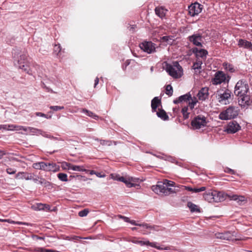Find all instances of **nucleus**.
<instances>
[{
    "instance_id": "nucleus-26",
    "label": "nucleus",
    "mask_w": 252,
    "mask_h": 252,
    "mask_svg": "<svg viewBox=\"0 0 252 252\" xmlns=\"http://www.w3.org/2000/svg\"><path fill=\"white\" fill-rule=\"evenodd\" d=\"M203 197L205 200L209 202H214L213 190L206 191L204 193Z\"/></svg>"
},
{
    "instance_id": "nucleus-37",
    "label": "nucleus",
    "mask_w": 252,
    "mask_h": 252,
    "mask_svg": "<svg viewBox=\"0 0 252 252\" xmlns=\"http://www.w3.org/2000/svg\"><path fill=\"white\" fill-rule=\"evenodd\" d=\"M223 66L225 67L226 70L231 73L234 72L235 71L234 66L231 64L225 63L223 64Z\"/></svg>"
},
{
    "instance_id": "nucleus-17",
    "label": "nucleus",
    "mask_w": 252,
    "mask_h": 252,
    "mask_svg": "<svg viewBox=\"0 0 252 252\" xmlns=\"http://www.w3.org/2000/svg\"><path fill=\"white\" fill-rule=\"evenodd\" d=\"M193 53L195 54L197 59L200 57L202 59L206 58V55L208 54V51L205 49H200L197 48H194L193 49Z\"/></svg>"
},
{
    "instance_id": "nucleus-13",
    "label": "nucleus",
    "mask_w": 252,
    "mask_h": 252,
    "mask_svg": "<svg viewBox=\"0 0 252 252\" xmlns=\"http://www.w3.org/2000/svg\"><path fill=\"white\" fill-rule=\"evenodd\" d=\"M202 5L198 3H195L189 7V12L191 16L198 15L202 11Z\"/></svg>"
},
{
    "instance_id": "nucleus-7",
    "label": "nucleus",
    "mask_w": 252,
    "mask_h": 252,
    "mask_svg": "<svg viewBox=\"0 0 252 252\" xmlns=\"http://www.w3.org/2000/svg\"><path fill=\"white\" fill-rule=\"evenodd\" d=\"M230 78L229 76L226 77L225 74L222 71H218L215 74L214 77L212 79L211 83L213 85H217L220 84L225 81L228 82Z\"/></svg>"
},
{
    "instance_id": "nucleus-50",
    "label": "nucleus",
    "mask_w": 252,
    "mask_h": 252,
    "mask_svg": "<svg viewBox=\"0 0 252 252\" xmlns=\"http://www.w3.org/2000/svg\"><path fill=\"white\" fill-rule=\"evenodd\" d=\"M4 221H7V222H10L11 223H16V224H23V225H30L29 223H27V222H20V221L15 222L14 221L10 220H4Z\"/></svg>"
},
{
    "instance_id": "nucleus-54",
    "label": "nucleus",
    "mask_w": 252,
    "mask_h": 252,
    "mask_svg": "<svg viewBox=\"0 0 252 252\" xmlns=\"http://www.w3.org/2000/svg\"><path fill=\"white\" fill-rule=\"evenodd\" d=\"M83 112L84 113H85L86 115H87L88 116H90V117H91L92 118H94V114L93 113H92V112H90L87 110H85V109H83Z\"/></svg>"
},
{
    "instance_id": "nucleus-23",
    "label": "nucleus",
    "mask_w": 252,
    "mask_h": 252,
    "mask_svg": "<svg viewBox=\"0 0 252 252\" xmlns=\"http://www.w3.org/2000/svg\"><path fill=\"white\" fill-rule=\"evenodd\" d=\"M59 167L56 163L46 162V167H45L46 171L56 172L59 170Z\"/></svg>"
},
{
    "instance_id": "nucleus-43",
    "label": "nucleus",
    "mask_w": 252,
    "mask_h": 252,
    "mask_svg": "<svg viewBox=\"0 0 252 252\" xmlns=\"http://www.w3.org/2000/svg\"><path fill=\"white\" fill-rule=\"evenodd\" d=\"M173 92L172 87L170 85H167L166 87V94L169 96H171L173 94Z\"/></svg>"
},
{
    "instance_id": "nucleus-42",
    "label": "nucleus",
    "mask_w": 252,
    "mask_h": 252,
    "mask_svg": "<svg viewBox=\"0 0 252 252\" xmlns=\"http://www.w3.org/2000/svg\"><path fill=\"white\" fill-rule=\"evenodd\" d=\"M174 193H176V191L175 190V189L169 187H166L164 195L165 196H167Z\"/></svg>"
},
{
    "instance_id": "nucleus-12",
    "label": "nucleus",
    "mask_w": 252,
    "mask_h": 252,
    "mask_svg": "<svg viewBox=\"0 0 252 252\" xmlns=\"http://www.w3.org/2000/svg\"><path fill=\"white\" fill-rule=\"evenodd\" d=\"M241 128L239 124L235 121L229 123L227 126L226 131L228 133H234L237 132Z\"/></svg>"
},
{
    "instance_id": "nucleus-21",
    "label": "nucleus",
    "mask_w": 252,
    "mask_h": 252,
    "mask_svg": "<svg viewBox=\"0 0 252 252\" xmlns=\"http://www.w3.org/2000/svg\"><path fill=\"white\" fill-rule=\"evenodd\" d=\"M238 45L240 47H244L247 49H252V43L243 39H240L238 41Z\"/></svg>"
},
{
    "instance_id": "nucleus-61",
    "label": "nucleus",
    "mask_w": 252,
    "mask_h": 252,
    "mask_svg": "<svg viewBox=\"0 0 252 252\" xmlns=\"http://www.w3.org/2000/svg\"><path fill=\"white\" fill-rule=\"evenodd\" d=\"M31 128H32V127H30V126H28V127H26V126H24V131H26V132H27L28 133H31V130L30 129Z\"/></svg>"
},
{
    "instance_id": "nucleus-31",
    "label": "nucleus",
    "mask_w": 252,
    "mask_h": 252,
    "mask_svg": "<svg viewBox=\"0 0 252 252\" xmlns=\"http://www.w3.org/2000/svg\"><path fill=\"white\" fill-rule=\"evenodd\" d=\"M150 246L152 247L155 248L158 250H170V247H163V246H157V243H151L150 242Z\"/></svg>"
},
{
    "instance_id": "nucleus-36",
    "label": "nucleus",
    "mask_w": 252,
    "mask_h": 252,
    "mask_svg": "<svg viewBox=\"0 0 252 252\" xmlns=\"http://www.w3.org/2000/svg\"><path fill=\"white\" fill-rule=\"evenodd\" d=\"M9 129L12 130H24V126H18V125H11L8 126Z\"/></svg>"
},
{
    "instance_id": "nucleus-24",
    "label": "nucleus",
    "mask_w": 252,
    "mask_h": 252,
    "mask_svg": "<svg viewBox=\"0 0 252 252\" xmlns=\"http://www.w3.org/2000/svg\"><path fill=\"white\" fill-rule=\"evenodd\" d=\"M39 184L48 189H51L53 188V184L43 178L39 180Z\"/></svg>"
},
{
    "instance_id": "nucleus-5",
    "label": "nucleus",
    "mask_w": 252,
    "mask_h": 252,
    "mask_svg": "<svg viewBox=\"0 0 252 252\" xmlns=\"http://www.w3.org/2000/svg\"><path fill=\"white\" fill-rule=\"evenodd\" d=\"M239 114L237 107L230 106L220 113L219 118L221 120H227L236 118Z\"/></svg>"
},
{
    "instance_id": "nucleus-63",
    "label": "nucleus",
    "mask_w": 252,
    "mask_h": 252,
    "mask_svg": "<svg viewBox=\"0 0 252 252\" xmlns=\"http://www.w3.org/2000/svg\"><path fill=\"white\" fill-rule=\"evenodd\" d=\"M5 155V153L4 152V151L0 150V159H1Z\"/></svg>"
},
{
    "instance_id": "nucleus-11",
    "label": "nucleus",
    "mask_w": 252,
    "mask_h": 252,
    "mask_svg": "<svg viewBox=\"0 0 252 252\" xmlns=\"http://www.w3.org/2000/svg\"><path fill=\"white\" fill-rule=\"evenodd\" d=\"M166 186L164 181H160L157 183L156 185L152 186V190L158 194H163L164 195Z\"/></svg>"
},
{
    "instance_id": "nucleus-62",
    "label": "nucleus",
    "mask_w": 252,
    "mask_h": 252,
    "mask_svg": "<svg viewBox=\"0 0 252 252\" xmlns=\"http://www.w3.org/2000/svg\"><path fill=\"white\" fill-rule=\"evenodd\" d=\"M205 189H206V188L204 187H202L200 188H197V192L204 191L205 190Z\"/></svg>"
},
{
    "instance_id": "nucleus-56",
    "label": "nucleus",
    "mask_w": 252,
    "mask_h": 252,
    "mask_svg": "<svg viewBox=\"0 0 252 252\" xmlns=\"http://www.w3.org/2000/svg\"><path fill=\"white\" fill-rule=\"evenodd\" d=\"M95 176L99 178H103L105 177V174L103 172H95Z\"/></svg>"
},
{
    "instance_id": "nucleus-39",
    "label": "nucleus",
    "mask_w": 252,
    "mask_h": 252,
    "mask_svg": "<svg viewBox=\"0 0 252 252\" xmlns=\"http://www.w3.org/2000/svg\"><path fill=\"white\" fill-rule=\"evenodd\" d=\"M188 101L189 106L191 109H192L194 107L195 105L197 102V100L195 97H194L193 98L191 97V98H190L189 100H188Z\"/></svg>"
},
{
    "instance_id": "nucleus-25",
    "label": "nucleus",
    "mask_w": 252,
    "mask_h": 252,
    "mask_svg": "<svg viewBox=\"0 0 252 252\" xmlns=\"http://www.w3.org/2000/svg\"><path fill=\"white\" fill-rule=\"evenodd\" d=\"M167 10L162 7H157L155 8L156 14L159 17L162 18L165 16Z\"/></svg>"
},
{
    "instance_id": "nucleus-35",
    "label": "nucleus",
    "mask_w": 252,
    "mask_h": 252,
    "mask_svg": "<svg viewBox=\"0 0 252 252\" xmlns=\"http://www.w3.org/2000/svg\"><path fill=\"white\" fill-rule=\"evenodd\" d=\"M31 130V134L33 135H42L43 134V131L41 129H37L34 127H32V128L30 129Z\"/></svg>"
},
{
    "instance_id": "nucleus-64",
    "label": "nucleus",
    "mask_w": 252,
    "mask_h": 252,
    "mask_svg": "<svg viewBox=\"0 0 252 252\" xmlns=\"http://www.w3.org/2000/svg\"><path fill=\"white\" fill-rule=\"evenodd\" d=\"M42 136H44V137H50V136H48V135L45 132L43 131V134L42 135Z\"/></svg>"
},
{
    "instance_id": "nucleus-60",
    "label": "nucleus",
    "mask_w": 252,
    "mask_h": 252,
    "mask_svg": "<svg viewBox=\"0 0 252 252\" xmlns=\"http://www.w3.org/2000/svg\"><path fill=\"white\" fill-rule=\"evenodd\" d=\"M118 217L120 218L123 219L125 221L129 222L130 220L128 218L121 215H119Z\"/></svg>"
},
{
    "instance_id": "nucleus-38",
    "label": "nucleus",
    "mask_w": 252,
    "mask_h": 252,
    "mask_svg": "<svg viewBox=\"0 0 252 252\" xmlns=\"http://www.w3.org/2000/svg\"><path fill=\"white\" fill-rule=\"evenodd\" d=\"M143 227L145 228H149L150 229L154 230L155 231H159L160 230L159 227L157 225H150L147 223L143 224Z\"/></svg>"
},
{
    "instance_id": "nucleus-46",
    "label": "nucleus",
    "mask_w": 252,
    "mask_h": 252,
    "mask_svg": "<svg viewBox=\"0 0 252 252\" xmlns=\"http://www.w3.org/2000/svg\"><path fill=\"white\" fill-rule=\"evenodd\" d=\"M97 140L99 141L100 143L102 145H108L110 146L112 145V141H106V140H98V139H95V141Z\"/></svg>"
},
{
    "instance_id": "nucleus-3",
    "label": "nucleus",
    "mask_w": 252,
    "mask_h": 252,
    "mask_svg": "<svg viewBox=\"0 0 252 252\" xmlns=\"http://www.w3.org/2000/svg\"><path fill=\"white\" fill-rule=\"evenodd\" d=\"M226 196H228L231 200H233L238 202H242L245 200V197L244 196L238 195L236 194H227L223 191L213 190L214 202H219L224 200Z\"/></svg>"
},
{
    "instance_id": "nucleus-16",
    "label": "nucleus",
    "mask_w": 252,
    "mask_h": 252,
    "mask_svg": "<svg viewBox=\"0 0 252 252\" xmlns=\"http://www.w3.org/2000/svg\"><path fill=\"white\" fill-rule=\"evenodd\" d=\"M209 89L208 88H202L198 93L197 96L200 100L204 101L208 97Z\"/></svg>"
},
{
    "instance_id": "nucleus-51",
    "label": "nucleus",
    "mask_w": 252,
    "mask_h": 252,
    "mask_svg": "<svg viewBox=\"0 0 252 252\" xmlns=\"http://www.w3.org/2000/svg\"><path fill=\"white\" fill-rule=\"evenodd\" d=\"M35 115L37 116H39V117H45L46 119H50L51 118V116H48L47 115H46V114H45L44 113H42L41 112H36L35 113Z\"/></svg>"
},
{
    "instance_id": "nucleus-4",
    "label": "nucleus",
    "mask_w": 252,
    "mask_h": 252,
    "mask_svg": "<svg viewBox=\"0 0 252 252\" xmlns=\"http://www.w3.org/2000/svg\"><path fill=\"white\" fill-rule=\"evenodd\" d=\"M165 70L171 76L174 78H179L183 75L182 67L178 62L173 63V65L166 63Z\"/></svg>"
},
{
    "instance_id": "nucleus-9",
    "label": "nucleus",
    "mask_w": 252,
    "mask_h": 252,
    "mask_svg": "<svg viewBox=\"0 0 252 252\" xmlns=\"http://www.w3.org/2000/svg\"><path fill=\"white\" fill-rule=\"evenodd\" d=\"M188 40L194 45L198 47H202V42L203 40L202 34L199 32H196L188 37Z\"/></svg>"
},
{
    "instance_id": "nucleus-45",
    "label": "nucleus",
    "mask_w": 252,
    "mask_h": 252,
    "mask_svg": "<svg viewBox=\"0 0 252 252\" xmlns=\"http://www.w3.org/2000/svg\"><path fill=\"white\" fill-rule=\"evenodd\" d=\"M166 187H174L175 183L171 181H169L166 179L163 180Z\"/></svg>"
},
{
    "instance_id": "nucleus-32",
    "label": "nucleus",
    "mask_w": 252,
    "mask_h": 252,
    "mask_svg": "<svg viewBox=\"0 0 252 252\" xmlns=\"http://www.w3.org/2000/svg\"><path fill=\"white\" fill-rule=\"evenodd\" d=\"M202 64V61L198 59L195 63H194L192 66V69L196 70L201 68V65Z\"/></svg>"
},
{
    "instance_id": "nucleus-52",
    "label": "nucleus",
    "mask_w": 252,
    "mask_h": 252,
    "mask_svg": "<svg viewBox=\"0 0 252 252\" xmlns=\"http://www.w3.org/2000/svg\"><path fill=\"white\" fill-rule=\"evenodd\" d=\"M224 171L225 172L229 173L231 174H235V173H236V172L234 170L231 169L228 167H226L224 169Z\"/></svg>"
},
{
    "instance_id": "nucleus-47",
    "label": "nucleus",
    "mask_w": 252,
    "mask_h": 252,
    "mask_svg": "<svg viewBox=\"0 0 252 252\" xmlns=\"http://www.w3.org/2000/svg\"><path fill=\"white\" fill-rule=\"evenodd\" d=\"M89 213V210L88 209H85L78 213L79 216L81 217H84L86 216Z\"/></svg>"
},
{
    "instance_id": "nucleus-20",
    "label": "nucleus",
    "mask_w": 252,
    "mask_h": 252,
    "mask_svg": "<svg viewBox=\"0 0 252 252\" xmlns=\"http://www.w3.org/2000/svg\"><path fill=\"white\" fill-rule=\"evenodd\" d=\"M31 173L24 172H18L15 176V178L17 179H25L26 180H31L32 179L31 177Z\"/></svg>"
},
{
    "instance_id": "nucleus-33",
    "label": "nucleus",
    "mask_w": 252,
    "mask_h": 252,
    "mask_svg": "<svg viewBox=\"0 0 252 252\" xmlns=\"http://www.w3.org/2000/svg\"><path fill=\"white\" fill-rule=\"evenodd\" d=\"M172 36H164L161 38V40L163 42H165L168 44H172L173 41Z\"/></svg>"
},
{
    "instance_id": "nucleus-2",
    "label": "nucleus",
    "mask_w": 252,
    "mask_h": 252,
    "mask_svg": "<svg viewBox=\"0 0 252 252\" xmlns=\"http://www.w3.org/2000/svg\"><path fill=\"white\" fill-rule=\"evenodd\" d=\"M13 58L14 60V64L18 68L24 70L28 74H31V71L27 61V57L24 54H21L18 49L13 50Z\"/></svg>"
},
{
    "instance_id": "nucleus-49",
    "label": "nucleus",
    "mask_w": 252,
    "mask_h": 252,
    "mask_svg": "<svg viewBox=\"0 0 252 252\" xmlns=\"http://www.w3.org/2000/svg\"><path fill=\"white\" fill-rule=\"evenodd\" d=\"M50 109L54 111H57L59 110H63L64 108L63 106H50Z\"/></svg>"
},
{
    "instance_id": "nucleus-57",
    "label": "nucleus",
    "mask_w": 252,
    "mask_h": 252,
    "mask_svg": "<svg viewBox=\"0 0 252 252\" xmlns=\"http://www.w3.org/2000/svg\"><path fill=\"white\" fill-rule=\"evenodd\" d=\"M129 223H130L131 224H133L134 225H136V226H142L143 227V224H144V223H137L135 220H131L129 221Z\"/></svg>"
},
{
    "instance_id": "nucleus-15",
    "label": "nucleus",
    "mask_w": 252,
    "mask_h": 252,
    "mask_svg": "<svg viewBox=\"0 0 252 252\" xmlns=\"http://www.w3.org/2000/svg\"><path fill=\"white\" fill-rule=\"evenodd\" d=\"M65 164L67 167L68 169L69 170H72L73 171H85L87 172H89L90 174L93 175L94 174V171L92 170H86L83 169L82 166H78V165H74L70 163H68L67 162H65Z\"/></svg>"
},
{
    "instance_id": "nucleus-18",
    "label": "nucleus",
    "mask_w": 252,
    "mask_h": 252,
    "mask_svg": "<svg viewBox=\"0 0 252 252\" xmlns=\"http://www.w3.org/2000/svg\"><path fill=\"white\" fill-rule=\"evenodd\" d=\"M190 98H191L190 94L187 93L174 100L173 102L175 104H178L182 102H187L188 100H189Z\"/></svg>"
},
{
    "instance_id": "nucleus-10",
    "label": "nucleus",
    "mask_w": 252,
    "mask_h": 252,
    "mask_svg": "<svg viewBox=\"0 0 252 252\" xmlns=\"http://www.w3.org/2000/svg\"><path fill=\"white\" fill-rule=\"evenodd\" d=\"M231 95V92L228 89H226L223 93L218 94V99L220 103L226 104L229 103L228 99L230 98Z\"/></svg>"
},
{
    "instance_id": "nucleus-34",
    "label": "nucleus",
    "mask_w": 252,
    "mask_h": 252,
    "mask_svg": "<svg viewBox=\"0 0 252 252\" xmlns=\"http://www.w3.org/2000/svg\"><path fill=\"white\" fill-rule=\"evenodd\" d=\"M131 242L134 244H139L140 246L148 245L150 246V242L149 241H138L136 240H131Z\"/></svg>"
},
{
    "instance_id": "nucleus-53",
    "label": "nucleus",
    "mask_w": 252,
    "mask_h": 252,
    "mask_svg": "<svg viewBox=\"0 0 252 252\" xmlns=\"http://www.w3.org/2000/svg\"><path fill=\"white\" fill-rule=\"evenodd\" d=\"M16 170L14 168H8L6 169V172L8 174H14L16 173Z\"/></svg>"
},
{
    "instance_id": "nucleus-41",
    "label": "nucleus",
    "mask_w": 252,
    "mask_h": 252,
    "mask_svg": "<svg viewBox=\"0 0 252 252\" xmlns=\"http://www.w3.org/2000/svg\"><path fill=\"white\" fill-rule=\"evenodd\" d=\"M58 178L62 181L66 182L67 181V174L63 173H60L57 175Z\"/></svg>"
},
{
    "instance_id": "nucleus-8",
    "label": "nucleus",
    "mask_w": 252,
    "mask_h": 252,
    "mask_svg": "<svg viewBox=\"0 0 252 252\" xmlns=\"http://www.w3.org/2000/svg\"><path fill=\"white\" fill-rule=\"evenodd\" d=\"M141 50L148 54H152L156 52V44L151 41H145L139 44Z\"/></svg>"
},
{
    "instance_id": "nucleus-6",
    "label": "nucleus",
    "mask_w": 252,
    "mask_h": 252,
    "mask_svg": "<svg viewBox=\"0 0 252 252\" xmlns=\"http://www.w3.org/2000/svg\"><path fill=\"white\" fill-rule=\"evenodd\" d=\"M207 123L205 116L198 115L193 118L191 122V125L194 129H198L206 126Z\"/></svg>"
},
{
    "instance_id": "nucleus-22",
    "label": "nucleus",
    "mask_w": 252,
    "mask_h": 252,
    "mask_svg": "<svg viewBox=\"0 0 252 252\" xmlns=\"http://www.w3.org/2000/svg\"><path fill=\"white\" fill-rule=\"evenodd\" d=\"M33 208L35 210H44L46 211L50 210V205L46 204L37 203L35 206H33Z\"/></svg>"
},
{
    "instance_id": "nucleus-1",
    "label": "nucleus",
    "mask_w": 252,
    "mask_h": 252,
    "mask_svg": "<svg viewBox=\"0 0 252 252\" xmlns=\"http://www.w3.org/2000/svg\"><path fill=\"white\" fill-rule=\"evenodd\" d=\"M234 94L238 97V103L241 107L249 106L251 103L249 85L246 80H239L235 85Z\"/></svg>"
},
{
    "instance_id": "nucleus-48",
    "label": "nucleus",
    "mask_w": 252,
    "mask_h": 252,
    "mask_svg": "<svg viewBox=\"0 0 252 252\" xmlns=\"http://www.w3.org/2000/svg\"><path fill=\"white\" fill-rule=\"evenodd\" d=\"M61 47L60 44H55L54 47V52L57 55L61 52Z\"/></svg>"
},
{
    "instance_id": "nucleus-30",
    "label": "nucleus",
    "mask_w": 252,
    "mask_h": 252,
    "mask_svg": "<svg viewBox=\"0 0 252 252\" xmlns=\"http://www.w3.org/2000/svg\"><path fill=\"white\" fill-rule=\"evenodd\" d=\"M188 207L189 208L191 212H199V209L198 208L197 206L192 203L191 202H188L187 204Z\"/></svg>"
},
{
    "instance_id": "nucleus-14",
    "label": "nucleus",
    "mask_w": 252,
    "mask_h": 252,
    "mask_svg": "<svg viewBox=\"0 0 252 252\" xmlns=\"http://www.w3.org/2000/svg\"><path fill=\"white\" fill-rule=\"evenodd\" d=\"M234 235L230 231H226L223 233H217L215 234L216 238L225 240H230L233 239Z\"/></svg>"
},
{
    "instance_id": "nucleus-40",
    "label": "nucleus",
    "mask_w": 252,
    "mask_h": 252,
    "mask_svg": "<svg viewBox=\"0 0 252 252\" xmlns=\"http://www.w3.org/2000/svg\"><path fill=\"white\" fill-rule=\"evenodd\" d=\"M188 107L185 106L182 109V113L184 119H187L189 117V113L188 112Z\"/></svg>"
},
{
    "instance_id": "nucleus-58",
    "label": "nucleus",
    "mask_w": 252,
    "mask_h": 252,
    "mask_svg": "<svg viewBox=\"0 0 252 252\" xmlns=\"http://www.w3.org/2000/svg\"><path fill=\"white\" fill-rule=\"evenodd\" d=\"M130 61L129 60H127L126 61V62L124 63V64L122 66V68L124 70H125L126 68V67L129 64Z\"/></svg>"
},
{
    "instance_id": "nucleus-55",
    "label": "nucleus",
    "mask_w": 252,
    "mask_h": 252,
    "mask_svg": "<svg viewBox=\"0 0 252 252\" xmlns=\"http://www.w3.org/2000/svg\"><path fill=\"white\" fill-rule=\"evenodd\" d=\"M185 188L188 191L194 192H197V188H192L191 187H185Z\"/></svg>"
},
{
    "instance_id": "nucleus-44",
    "label": "nucleus",
    "mask_w": 252,
    "mask_h": 252,
    "mask_svg": "<svg viewBox=\"0 0 252 252\" xmlns=\"http://www.w3.org/2000/svg\"><path fill=\"white\" fill-rule=\"evenodd\" d=\"M31 180H32L35 183H39V180H40L41 178H42L41 177H39L37 175H34L33 173H31Z\"/></svg>"
},
{
    "instance_id": "nucleus-59",
    "label": "nucleus",
    "mask_w": 252,
    "mask_h": 252,
    "mask_svg": "<svg viewBox=\"0 0 252 252\" xmlns=\"http://www.w3.org/2000/svg\"><path fill=\"white\" fill-rule=\"evenodd\" d=\"M136 28V26L135 25H130L128 27L129 30L131 31L132 32H135V28Z\"/></svg>"
},
{
    "instance_id": "nucleus-29",
    "label": "nucleus",
    "mask_w": 252,
    "mask_h": 252,
    "mask_svg": "<svg viewBox=\"0 0 252 252\" xmlns=\"http://www.w3.org/2000/svg\"><path fill=\"white\" fill-rule=\"evenodd\" d=\"M115 179L120 181L121 182H124L126 185V186L128 188H131L134 186V184L130 182L129 180H127L124 177H119L118 178H115Z\"/></svg>"
},
{
    "instance_id": "nucleus-19",
    "label": "nucleus",
    "mask_w": 252,
    "mask_h": 252,
    "mask_svg": "<svg viewBox=\"0 0 252 252\" xmlns=\"http://www.w3.org/2000/svg\"><path fill=\"white\" fill-rule=\"evenodd\" d=\"M161 104V99L158 97H155L151 101V107L153 112L157 111V107Z\"/></svg>"
},
{
    "instance_id": "nucleus-28",
    "label": "nucleus",
    "mask_w": 252,
    "mask_h": 252,
    "mask_svg": "<svg viewBox=\"0 0 252 252\" xmlns=\"http://www.w3.org/2000/svg\"><path fill=\"white\" fill-rule=\"evenodd\" d=\"M32 167L35 169L43 170L45 171V167H46V162H39L34 163Z\"/></svg>"
},
{
    "instance_id": "nucleus-27",
    "label": "nucleus",
    "mask_w": 252,
    "mask_h": 252,
    "mask_svg": "<svg viewBox=\"0 0 252 252\" xmlns=\"http://www.w3.org/2000/svg\"><path fill=\"white\" fill-rule=\"evenodd\" d=\"M157 115L158 117L164 121H167L169 119V117L166 112L163 109H158V111L157 112Z\"/></svg>"
}]
</instances>
